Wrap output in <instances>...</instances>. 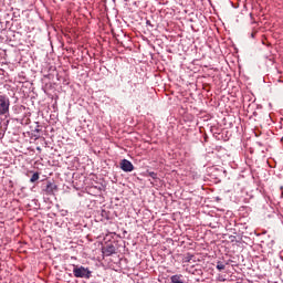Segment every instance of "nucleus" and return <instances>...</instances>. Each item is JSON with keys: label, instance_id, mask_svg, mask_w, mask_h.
<instances>
[{"label": "nucleus", "instance_id": "1", "mask_svg": "<svg viewBox=\"0 0 283 283\" xmlns=\"http://www.w3.org/2000/svg\"><path fill=\"white\" fill-rule=\"evenodd\" d=\"M73 275L74 277H84L85 280H90L92 277V271H90L88 268H85L83 265H73Z\"/></svg>", "mask_w": 283, "mask_h": 283}, {"label": "nucleus", "instance_id": "2", "mask_svg": "<svg viewBox=\"0 0 283 283\" xmlns=\"http://www.w3.org/2000/svg\"><path fill=\"white\" fill-rule=\"evenodd\" d=\"M10 114V97L8 95H0V116Z\"/></svg>", "mask_w": 283, "mask_h": 283}, {"label": "nucleus", "instance_id": "3", "mask_svg": "<svg viewBox=\"0 0 283 283\" xmlns=\"http://www.w3.org/2000/svg\"><path fill=\"white\" fill-rule=\"evenodd\" d=\"M59 189L56 184L52 181H48L45 188L43 191L46 193V196H54V192Z\"/></svg>", "mask_w": 283, "mask_h": 283}, {"label": "nucleus", "instance_id": "4", "mask_svg": "<svg viewBox=\"0 0 283 283\" xmlns=\"http://www.w3.org/2000/svg\"><path fill=\"white\" fill-rule=\"evenodd\" d=\"M120 169L126 172H132L134 170V164L127 159H123L120 161Z\"/></svg>", "mask_w": 283, "mask_h": 283}, {"label": "nucleus", "instance_id": "5", "mask_svg": "<svg viewBox=\"0 0 283 283\" xmlns=\"http://www.w3.org/2000/svg\"><path fill=\"white\" fill-rule=\"evenodd\" d=\"M104 255H106L107 258H109V255H114V253H116V247H114V244H108L104 251H103Z\"/></svg>", "mask_w": 283, "mask_h": 283}, {"label": "nucleus", "instance_id": "6", "mask_svg": "<svg viewBox=\"0 0 283 283\" xmlns=\"http://www.w3.org/2000/svg\"><path fill=\"white\" fill-rule=\"evenodd\" d=\"M170 283H187L182 279V274H175L170 276Z\"/></svg>", "mask_w": 283, "mask_h": 283}, {"label": "nucleus", "instance_id": "7", "mask_svg": "<svg viewBox=\"0 0 283 283\" xmlns=\"http://www.w3.org/2000/svg\"><path fill=\"white\" fill-rule=\"evenodd\" d=\"M217 269L219 271H224L227 269V264H224V262H222V261H218L217 262Z\"/></svg>", "mask_w": 283, "mask_h": 283}, {"label": "nucleus", "instance_id": "8", "mask_svg": "<svg viewBox=\"0 0 283 283\" xmlns=\"http://www.w3.org/2000/svg\"><path fill=\"white\" fill-rule=\"evenodd\" d=\"M39 178H40L39 172H34L32 175V177L30 178V182H36V180H39Z\"/></svg>", "mask_w": 283, "mask_h": 283}, {"label": "nucleus", "instance_id": "9", "mask_svg": "<svg viewBox=\"0 0 283 283\" xmlns=\"http://www.w3.org/2000/svg\"><path fill=\"white\" fill-rule=\"evenodd\" d=\"M148 176H149L150 178H153V180H156V178H158V174H156V172H154V171H150V172L148 174Z\"/></svg>", "mask_w": 283, "mask_h": 283}, {"label": "nucleus", "instance_id": "10", "mask_svg": "<svg viewBox=\"0 0 283 283\" xmlns=\"http://www.w3.org/2000/svg\"><path fill=\"white\" fill-rule=\"evenodd\" d=\"M193 255L187 254V256L184 258V262H191Z\"/></svg>", "mask_w": 283, "mask_h": 283}, {"label": "nucleus", "instance_id": "11", "mask_svg": "<svg viewBox=\"0 0 283 283\" xmlns=\"http://www.w3.org/2000/svg\"><path fill=\"white\" fill-rule=\"evenodd\" d=\"M255 34H258V32H252L251 33L252 39H255Z\"/></svg>", "mask_w": 283, "mask_h": 283}, {"label": "nucleus", "instance_id": "12", "mask_svg": "<svg viewBox=\"0 0 283 283\" xmlns=\"http://www.w3.org/2000/svg\"><path fill=\"white\" fill-rule=\"evenodd\" d=\"M146 23H147V25H151V22H150L149 20H147V22H146Z\"/></svg>", "mask_w": 283, "mask_h": 283}, {"label": "nucleus", "instance_id": "13", "mask_svg": "<svg viewBox=\"0 0 283 283\" xmlns=\"http://www.w3.org/2000/svg\"><path fill=\"white\" fill-rule=\"evenodd\" d=\"M0 138H3V134L1 133V130H0Z\"/></svg>", "mask_w": 283, "mask_h": 283}, {"label": "nucleus", "instance_id": "14", "mask_svg": "<svg viewBox=\"0 0 283 283\" xmlns=\"http://www.w3.org/2000/svg\"><path fill=\"white\" fill-rule=\"evenodd\" d=\"M38 150L40 151V150H41V148H40V147H38Z\"/></svg>", "mask_w": 283, "mask_h": 283}]
</instances>
